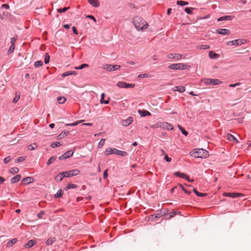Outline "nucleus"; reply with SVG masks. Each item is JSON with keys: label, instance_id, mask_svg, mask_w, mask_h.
Here are the masks:
<instances>
[{"label": "nucleus", "instance_id": "f257e3e1", "mask_svg": "<svg viewBox=\"0 0 251 251\" xmlns=\"http://www.w3.org/2000/svg\"><path fill=\"white\" fill-rule=\"evenodd\" d=\"M133 23L138 30L146 29L148 26V24L142 18L140 17H135L133 19Z\"/></svg>", "mask_w": 251, "mask_h": 251}, {"label": "nucleus", "instance_id": "f03ea898", "mask_svg": "<svg viewBox=\"0 0 251 251\" xmlns=\"http://www.w3.org/2000/svg\"><path fill=\"white\" fill-rule=\"evenodd\" d=\"M189 154L191 156L195 158H205L209 156L208 151L202 149H196L190 151Z\"/></svg>", "mask_w": 251, "mask_h": 251}, {"label": "nucleus", "instance_id": "7ed1b4c3", "mask_svg": "<svg viewBox=\"0 0 251 251\" xmlns=\"http://www.w3.org/2000/svg\"><path fill=\"white\" fill-rule=\"evenodd\" d=\"M190 67V66L183 63L173 64L168 66L169 69L174 70H184Z\"/></svg>", "mask_w": 251, "mask_h": 251}, {"label": "nucleus", "instance_id": "20e7f679", "mask_svg": "<svg viewBox=\"0 0 251 251\" xmlns=\"http://www.w3.org/2000/svg\"><path fill=\"white\" fill-rule=\"evenodd\" d=\"M116 85L118 87H119V88H133L135 86V84H134L127 83L124 81L118 82L117 83Z\"/></svg>", "mask_w": 251, "mask_h": 251}, {"label": "nucleus", "instance_id": "39448f33", "mask_svg": "<svg viewBox=\"0 0 251 251\" xmlns=\"http://www.w3.org/2000/svg\"><path fill=\"white\" fill-rule=\"evenodd\" d=\"M80 171L78 170H73L67 172H63L65 177H70L77 175L79 174Z\"/></svg>", "mask_w": 251, "mask_h": 251}, {"label": "nucleus", "instance_id": "423d86ee", "mask_svg": "<svg viewBox=\"0 0 251 251\" xmlns=\"http://www.w3.org/2000/svg\"><path fill=\"white\" fill-rule=\"evenodd\" d=\"M204 83L209 85H217L221 83V81L218 79L207 78L205 79Z\"/></svg>", "mask_w": 251, "mask_h": 251}, {"label": "nucleus", "instance_id": "0eeeda50", "mask_svg": "<svg viewBox=\"0 0 251 251\" xmlns=\"http://www.w3.org/2000/svg\"><path fill=\"white\" fill-rule=\"evenodd\" d=\"M16 40H17L16 37H14L11 38V41H10L11 46L8 50V52H7L8 54H10L13 52V51L15 49V43Z\"/></svg>", "mask_w": 251, "mask_h": 251}, {"label": "nucleus", "instance_id": "6e6552de", "mask_svg": "<svg viewBox=\"0 0 251 251\" xmlns=\"http://www.w3.org/2000/svg\"><path fill=\"white\" fill-rule=\"evenodd\" d=\"M167 57L169 59H173L176 60H178L182 58V55L179 53H171L167 55Z\"/></svg>", "mask_w": 251, "mask_h": 251}, {"label": "nucleus", "instance_id": "1a4fd4ad", "mask_svg": "<svg viewBox=\"0 0 251 251\" xmlns=\"http://www.w3.org/2000/svg\"><path fill=\"white\" fill-rule=\"evenodd\" d=\"M244 40L242 39H236L233 41H229L227 43V45L228 46H233V45H236L238 46L239 45H242L244 44Z\"/></svg>", "mask_w": 251, "mask_h": 251}, {"label": "nucleus", "instance_id": "9d476101", "mask_svg": "<svg viewBox=\"0 0 251 251\" xmlns=\"http://www.w3.org/2000/svg\"><path fill=\"white\" fill-rule=\"evenodd\" d=\"M74 152L72 151H68L59 157V159L63 160L66 159L73 155Z\"/></svg>", "mask_w": 251, "mask_h": 251}, {"label": "nucleus", "instance_id": "9b49d317", "mask_svg": "<svg viewBox=\"0 0 251 251\" xmlns=\"http://www.w3.org/2000/svg\"><path fill=\"white\" fill-rule=\"evenodd\" d=\"M216 32L222 35H228L230 33V31L229 30L227 29H216Z\"/></svg>", "mask_w": 251, "mask_h": 251}, {"label": "nucleus", "instance_id": "f8f14e48", "mask_svg": "<svg viewBox=\"0 0 251 251\" xmlns=\"http://www.w3.org/2000/svg\"><path fill=\"white\" fill-rule=\"evenodd\" d=\"M224 196L231 197V198H236L237 197H239L240 196H241L242 194L241 193H224Z\"/></svg>", "mask_w": 251, "mask_h": 251}, {"label": "nucleus", "instance_id": "ddd939ff", "mask_svg": "<svg viewBox=\"0 0 251 251\" xmlns=\"http://www.w3.org/2000/svg\"><path fill=\"white\" fill-rule=\"evenodd\" d=\"M133 121L132 117H129L126 120H123L122 122V124L124 126H129Z\"/></svg>", "mask_w": 251, "mask_h": 251}, {"label": "nucleus", "instance_id": "4468645a", "mask_svg": "<svg viewBox=\"0 0 251 251\" xmlns=\"http://www.w3.org/2000/svg\"><path fill=\"white\" fill-rule=\"evenodd\" d=\"M114 152L113 153L115 154H117L122 156H125L127 155V153L126 151H119L116 149L114 148Z\"/></svg>", "mask_w": 251, "mask_h": 251}, {"label": "nucleus", "instance_id": "2eb2a0df", "mask_svg": "<svg viewBox=\"0 0 251 251\" xmlns=\"http://www.w3.org/2000/svg\"><path fill=\"white\" fill-rule=\"evenodd\" d=\"M36 243L37 242L35 240H30L27 242V243L25 245V248L28 249L36 245Z\"/></svg>", "mask_w": 251, "mask_h": 251}, {"label": "nucleus", "instance_id": "dca6fc26", "mask_svg": "<svg viewBox=\"0 0 251 251\" xmlns=\"http://www.w3.org/2000/svg\"><path fill=\"white\" fill-rule=\"evenodd\" d=\"M161 126L168 130H172L173 129V126L168 123H162Z\"/></svg>", "mask_w": 251, "mask_h": 251}, {"label": "nucleus", "instance_id": "f3484780", "mask_svg": "<svg viewBox=\"0 0 251 251\" xmlns=\"http://www.w3.org/2000/svg\"><path fill=\"white\" fill-rule=\"evenodd\" d=\"M138 112L141 117L151 115L150 112L145 110H139Z\"/></svg>", "mask_w": 251, "mask_h": 251}, {"label": "nucleus", "instance_id": "a211bd4d", "mask_svg": "<svg viewBox=\"0 0 251 251\" xmlns=\"http://www.w3.org/2000/svg\"><path fill=\"white\" fill-rule=\"evenodd\" d=\"M33 181V178L31 177H26L24 178L22 180V182H23L25 184L27 185L29 184Z\"/></svg>", "mask_w": 251, "mask_h": 251}, {"label": "nucleus", "instance_id": "6ab92c4d", "mask_svg": "<svg viewBox=\"0 0 251 251\" xmlns=\"http://www.w3.org/2000/svg\"><path fill=\"white\" fill-rule=\"evenodd\" d=\"M69 133L68 130H65L62 131L57 137V140H60L63 139L65 136H66Z\"/></svg>", "mask_w": 251, "mask_h": 251}, {"label": "nucleus", "instance_id": "aec40b11", "mask_svg": "<svg viewBox=\"0 0 251 251\" xmlns=\"http://www.w3.org/2000/svg\"><path fill=\"white\" fill-rule=\"evenodd\" d=\"M173 90L175 91H178L179 92H183L185 91V88L182 86H175L173 88Z\"/></svg>", "mask_w": 251, "mask_h": 251}, {"label": "nucleus", "instance_id": "412c9836", "mask_svg": "<svg viewBox=\"0 0 251 251\" xmlns=\"http://www.w3.org/2000/svg\"><path fill=\"white\" fill-rule=\"evenodd\" d=\"M56 241V238L54 237H51L47 239L46 241V244L47 245H51Z\"/></svg>", "mask_w": 251, "mask_h": 251}, {"label": "nucleus", "instance_id": "4be33fe9", "mask_svg": "<svg viewBox=\"0 0 251 251\" xmlns=\"http://www.w3.org/2000/svg\"><path fill=\"white\" fill-rule=\"evenodd\" d=\"M208 56L209 58L211 59H215L220 56V55L219 54H217L213 52V51H210L209 52Z\"/></svg>", "mask_w": 251, "mask_h": 251}, {"label": "nucleus", "instance_id": "5701e85b", "mask_svg": "<svg viewBox=\"0 0 251 251\" xmlns=\"http://www.w3.org/2000/svg\"><path fill=\"white\" fill-rule=\"evenodd\" d=\"M226 138L228 139V140L230 141H233L235 143L238 142L237 139H236V138L234 136H233L232 135L230 134H227L226 135Z\"/></svg>", "mask_w": 251, "mask_h": 251}, {"label": "nucleus", "instance_id": "b1692460", "mask_svg": "<svg viewBox=\"0 0 251 251\" xmlns=\"http://www.w3.org/2000/svg\"><path fill=\"white\" fill-rule=\"evenodd\" d=\"M88 2L91 4L92 6L94 7H99L100 5V3L99 0H88Z\"/></svg>", "mask_w": 251, "mask_h": 251}, {"label": "nucleus", "instance_id": "393cba45", "mask_svg": "<svg viewBox=\"0 0 251 251\" xmlns=\"http://www.w3.org/2000/svg\"><path fill=\"white\" fill-rule=\"evenodd\" d=\"M21 178V175H17L16 176L13 177L11 179V183H15L18 182V181H19L20 180Z\"/></svg>", "mask_w": 251, "mask_h": 251}, {"label": "nucleus", "instance_id": "a878e982", "mask_svg": "<svg viewBox=\"0 0 251 251\" xmlns=\"http://www.w3.org/2000/svg\"><path fill=\"white\" fill-rule=\"evenodd\" d=\"M233 18V17L231 16H225L223 17H221L218 19V21H222L224 20H231Z\"/></svg>", "mask_w": 251, "mask_h": 251}, {"label": "nucleus", "instance_id": "bb28decb", "mask_svg": "<svg viewBox=\"0 0 251 251\" xmlns=\"http://www.w3.org/2000/svg\"><path fill=\"white\" fill-rule=\"evenodd\" d=\"M65 177L64 174L63 172L59 173L58 175H57L55 178L56 181H61L63 178Z\"/></svg>", "mask_w": 251, "mask_h": 251}, {"label": "nucleus", "instance_id": "cd10ccee", "mask_svg": "<svg viewBox=\"0 0 251 251\" xmlns=\"http://www.w3.org/2000/svg\"><path fill=\"white\" fill-rule=\"evenodd\" d=\"M17 242V239L16 238L13 239L7 243V247H12Z\"/></svg>", "mask_w": 251, "mask_h": 251}, {"label": "nucleus", "instance_id": "c85d7f7f", "mask_svg": "<svg viewBox=\"0 0 251 251\" xmlns=\"http://www.w3.org/2000/svg\"><path fill=\"white\" fill-rule=\"evenodd\" d=\"M105 96L104 93H102L101 95V99L100 100V102L101 103H105V104H108L109 102V100L110 98H108V100H104V97Z\"/></svg>", "mask_w": 251, "mask_h": 251}, {"label": "nucleus", "instance_id": "c756f323", "mask_svg": "<svg viewBox=\"0 0 251 251\" xmlns=\"http://www.w3.org/2000/svg\"><path fill=\"white\" fill-rule=\"evenodd\" d=\"M114 148H108L107 149L105 152H104V154L106 156L110 154H112V153H113V152H114Z\"/></svg>", "mask_w": 251, "mask_h": 251}, {"label": "nucleus", "instance_id": "7c9ffc66", "mask_svg": "<svg viewBox=\"0 0 251 251\" xmlns=\"http://www.w3.org/2000/svg\"><path fill=\"white\" fill-rule=\"evenodd\" d=\"M102 68L105 70L108 71H112V65H110V64L104 65L102 67Z\"/></svg>", "mask_w": 251, "mask_h": 251}, {"label": "nucleus", "instance_id": "2f4dec72", "mask_svg": "<svg viewBox=\"0 0 251 251\" xmlns=\"http://www.w3.org/2000/svg\"><path fill=\"white\" fill-rule=\"evenodd\" d=\"M66 101V99L64 97H60L57 98V101L60 104H63Z\"/></svg>", "mask_w": 251, "mask_h": 251}, {"label": "nucleus", "instance_id": "473e14b6", "mask_svg": "<svg viewBox=\"0 0 251 251\" xmlns=\"http://www.w3.org/2000/svg\"><path fill=\"white\" fill-rule=\"evenodd\" d=\"M193 191L196 194V195L199 197H203L206 196V194L199 192L198 191H197V190L195 188H193Z\"/></svg>", "mask_w": 251, "mask_h": 251}, {"label": "nucleus", "instance_id": "72a5a7b5", "mask_svg": "<svg viewBox=\"0 0 251 251\" xmlns=\"http://www.w3.org/2000/svg\"><path fill=\"white\" fill-rule=\"evenodd\" d=\"M62 144L61 143V142H56L52 143L50 145V147L52 148H54L55 147H59V146H62Z\"/></svg>", "mask_w": 251, "mask_h": 251}, {"label": "nucleus", "instance_id": "f704fd0d", "mask_svg": "<svg viewBox=\"0 0 251 251\" xmlns=\"http://www.w3.org/2000/svg\"><path fill=\"white\" fill-rule=\"evenodd\" d=\"M56 159V157L55 156L51 157L47 162V165H49L52 163Z\"/></svg>", "mask_w": 251, "mask_h": 251}, {"label": "nucleus", "instance_id": "c9c22d12", "mask_svg": "<svg viewBox=\"0 0 251 251\" xmlns=\"http://www.w3.org/2000/svg\"><path fill=\"white\" fill-rule=\"evenodd\" d=\"M77 187V185L75 184H71V183H69V184H68L67 186L66 187V189L67 190V189H74V188H75Z\"/></svg>", "mask_w": 251, "mask_h": 251}, {"label": "nucleus", "instance_id": "e433bc0d", "mask_svg": "<svg viewBox=\"0 0 251 251\" xmlns=\"http://www.w3.org/2000/svg\"><path fill=\"white\" fill-rule=\"evenodd\" d=\"M89 66L87 64H83L78 67H75V69L76 70H81L85 68L88 67Z\"/></svg>", "mask_w": 251, "mask_h": 251}, {"label": "nucleus", "instance_id": "4c0bfd02", "mask_svg": "<svg viewBox=\"0 0 251 251\" xmlns=\"http://www.w3.org/2000/svg\"><path fill=\"white\" fill-rule=\"evenodd\" d=\"M36 148H37V144L36 143H33L28 146V150L29 151H32L34 150Z\"/></svg>", "mask_w": 251, "mask_h": 251}, {"label": "nucleus", "instance_id": "58836bf2", "mask_svg": "<svg viewBox=\"0 0 251 251\" xmlns=\"http://www.w3.org/2000/svg\"><path fill=\"white\" fill-rule=\"evenodd\" d=\"M176 3L178 5L183 6V5H187L188 4V2L187 1H182V0H177L176 1Z\"/></svg>", "mask_w": 251, "mask_h": 251}, {"label": "nucleus", "instance_id": "ea45409f", "mask_svg": "<svg viewBox=\"0 0 251 251\" xmlns=\"http://www.w3.org/2000/svg\"><path fill=\"white\" fill-rule=\"evenodd\" d=\"M19 172V169L17 167L12 168L10 171V173L12 174H17Z\"/></svg>", "mask_w": 251, "mask_h": 251}, {"label": "nucleus", "instance_id": "a19ab883", "mask_svg": "<svg viewBox=\"0 0 251 251\" xmlns=\"http://www.w3.org/2000/svg\"><path fill=\"white\" fill-rule=\"evenodd\" d=\"M194 9V8H192V7H190V8H189V7H186L185 8V11L188 14H193V12H192V10Z\"/></svg>", "mask_w": 251, "mask_h": 251}, {"label": "nucleus", "instance_id": "79ce46f5", "mask_svg": "<svg viewBox=\"0 0 251 251\" xmlns=\"http://www.w3.org/2000/svg\"><path fill=\"white\" fill-rule=\"evenodd\" d=\"M178 127L179 129L181 131V132H182V133L183 134H184L185 136H187L188 135V132L186 131V130H185L184 128H183L180 125H178Z\"/></svg>", "mask_w": 251, "mask_h": 251}, {"label": "nucleus", "instance_id": "37998d69", "mask_svg": "<svg viewBox=\"0 0 251 251\" xmlns=\"http://www.w3.org/2000/svg\"><path fill=\"white\" fill-rule=\"evenodd\" d=\"M105 140V139H101V140L100 141V142L98 144V147L99 148H101L102 147V146L104 144Z\"/></svg>", "mask_w": 251, "mask_h": 251}, {"label": "nucleus", "instance_id": "c03bdc74", "mask_svg": "<svg viewBox=\"0 0 251 251\" xmlns=\"http://www.w3.org/2000/svg\"><path fill=\"white\" fill-rule=\"evenodd\" d=\"M83 121V120H80L78 121H76V122H75L74 123L71 124H66V126H75L77 125L78 124L82 123Z\"/></svg>", "mask_w": 251, "mask_h": 251}, {"label": "nucleus", "instance_id": "a18cd8bd", "mask_svg": "<svg viewBox=\"0 0 251 251\" xmlns=\"http://www.w3.org/2000/svg\"><path fill=\"white\" fill-rule=\"evenodd\" d=\"M210 46L208 45H202L200 46L199 49L201 50H205L209 49Z\"/></svg>", "mask_w": 251, "mask_h": 251}, {"label": "nucleus", "instance_id": "49530a36", "mask_svg": "<svg viewBox=\"0 0 251 251\" xmlns=\"http://www.w3.org/2000/svg\"><path fill=\"white\" fill-rule=\"evenodd\" d=\"M69 7H64L63 8H59L57 9V11L60 13L65 12H66L68 9H69Z\"/></svg>", "mask_w": 251, "mask_h": 251}, {"label": "nucleus", "instance_id": "de8ad7c7", "mask_svg": "<svg viewBox=\"0 0 251 251\" xmlns=\"http://www.w3.org/2000/svg\"><path fill=\"white\" fill-rule=\"evenodd\" d=\"M63 191L61 190H59L57 191L56 194L55 195V197H61L63 195Z\"/></svg>", "mask_w": 251, "mask_h": 251}, {"label": "nucleus", "instance_id": "09e8293b", "mask_svg": "<svg viewBox=\"0 0 251 251\" xmlns=\"http://www.w3.org/2000/svg\"><path fill=\"white\" fill-rule=\"evenodd\" d=\"M43 65V62L41 61H38L35 62L34 65L36 67H40Z\"/></svg>", "mask_w": 251, "mask_h": 251}, {"label": "nucleus", "instance_id": "8fccbe9b", "mask_svg": "<svg viewBox=\"0 0 251 251\" xmlns=\"http://www.w3.org/2000/svg\"><path fill=\"white\" fill-rule=\"evenodd\" d=\"M71 74H72V71H68V72H66L64 73H63L62 75H61V76L62 77H65V76H67L68 75H71Z\"/></svg>", "mask_w": 251, "mask_h": 251}, {"label": "nucleus", "instance_id": "3c124183", "mask_svg": "<svg viewBox=\"0 0 251 251\" xmlns=\"http://www.w3.org/2000/svg\"><path fill=\"white\" fill-rule=\"evenodd\" d=\"M50 56L48 54H46L44 62L46 64H48L49 62Z\"/></svg>", "mask_w": 251, "mask_h": 251}, {"label": "nucleus", "instance_id": "603ef678", "mask_svg": "<svg viewBox=\"0 0 251 251\" xmlns=\"http://www.w3.org/2000/svg\"><path fill=\"white\" fill-rule=\"evenodd\" d=\"M180 177L183 178H185L187 180H189V176H187L184 173H181Z\"/></svg>", "mask_w": 251, "mask_h": 251}, {"label": "nucleus", "instance_id": "864d4df0", "mask_svg": "<svg viewBox=\"0 0 251 251\" xmlns=\"http://www.w3.org/2000/svg\"><path fill=\"white\" fill-rule=\"evenodd\" d=\"M120 67L121 66L119 65H112V71L118 70Z\"/></svg>", "mask_w": 251, "mask_h": 251}, {"label": "nucleus", "instance_id": "5fc2aeb1", "mask_svg": "<svg viewBox=\"0 0 251 251\" xmlns=\"http://www.w3.org/2000/svg\"><path fill=\"white\" fill-rule=\"evenodd\" d=\"M138 77H139V78H146V77H148V75L147 74H142L139 75Z\"/></svg>", "mask_w": 251, "mask_h": 251}, {"label": "nucleus", "instance_id": "6e6d98bb", "mask_svg": "<svg viewBox=\"0 0 251 251\" xmlns=\"http://www.w3.org/2000/svg\"><path fill=\"white\" fill-rule=\"evenodd\" d=\"M45 212L44 211H41L38 214L37 217L40 219L42 218Z\"/></svg>", "mask_w": 251, "mask_h": 251}, {"label": "nucleus", "instance_id": "4d7b16f0", "mask_svg": "<svg viewBox=\"0 0 251 251\" xmlns=\"http://www.w3.org/2000/svg\"><path fill=\"white\" fill-rule=\"evenodd\" d=\"M10 160H11L10 157L8 156L4 159L3 162L4 163L6 164V163H8L10 161Z\"/></svg>", "mask_w": 251, "mask_h": 251}, {"label": "nucleus", "instance_id": "13d9d810", "mask_svg": "<svg viewBox=\"0 0 251 251\" xmlns=\"http://www.w3.org/2000/svg\"><path fill=\"white\" fill-rule=\"evenodd\" d=\"M19 99H20L19 96H16L13 100V102L14 103L17 102L18 101V100H19Z\"/></svg>", "mask_w": 251, "mask_h": 251}, {"label": "nucleus", "instance_id": "bf43d9fd", "mask_svg": "<svg viewBox=\"0 0 251 251\" xmlns=\"http://www.w3.org/2000/svg\"><path fill=\"white\" fill-rule=\"evenodd\" d=\"M25 159V157L21 156V157H18L17 158V162H22V161H24Z\"/></svg>", "mask_w": 251, "mask_h": 251}, {"label": "nucleus", "instance_id": "052dcab7", "mask_svg": "<svg viewBox=\"0 0 251 251\" xmlns=\"http://www.w3.org/2000/svg\"><path fill=\"white\" fill-rule=\"evenodd\" d=\"M179 186L182 188V190L185 192V193H186L188 194H190V192L186 190L185 189H184L181 184H179Z\"/></svg>", "mask_w": 251, "mask_h": 251}, {"label": "nucleus", "instance_id": "680f3d73", "mask_svg": "<svg viewBox=\"0 0 251 251\" xmlns=\"http://www.w3.org/2000/svg\"><path fill=\"white\" fill-rule=\"evenodd\" d=\"M107 176H108L107 170H106L104 171V172L103 173V178L106 179V178H107Z\"/></svg>", "mask_w": 251, "mask_h": 251}, {"label": "nucleus", "instance_id": "e2e57ef3", "mask_svg": "<svg viewBox=\"0 0 251 251\" xmlns=\"http://www.w3.org/2000/svg\"><path fill=\"white\" fill-rule=\"evenodd\" d=\"M165 159L166 160L167 162H171V158L167 155V154H165Z\"/></svg>", "mask_w": 251, "mask_h": 251}, {"label": "nucleus", "instance_id": "0e129e2a", "mask_svg": "<svg viewBox=\"0 0 251 251\" xmlns=\"http://www.w3.org/2000/svg\"><path fill=\"white\" fill-rule=\"evenodd\" d=\"M240 84V83H235V84H231L229 85V86L230 87H235L237 86H239V85Z\"/></svg>", "mask_w": 251, "mask_h": 251}, {"label": "nucleus", "instance_id": "69168bd1", "mask_svg": "<svg viewBox=\"0 0 251 251\" xmlns=\"http://www.w3.org/2000/svg\"><path fill=\"white\" fill-rule=\"evenodd\" d=\"M72 29H73V31L74 32V33L75 34H78V33H77V30H76V28L75 26H73L72 27Z\"/></svg>", "mask_w": 251, "mask_h": 251}, {"label": "nucleus", "instance_id": "338daca9", "mask_svg": "<svg viewBox=\"0 0 251 251\" xmlns=\"http://www.w3.org/2000/svg\"><path fill=\"white\" fill-rule=\"evenodd\" d=\"M1 7L5 8L8 9L9 8V6L7 4H3L2 5Z\"/></svg>", "mask_w": 251, "mask_h": 251}, {"label": "nucleus", "instance_id": "774afa93", "mask_svg": "<svg viewBox=\"0 0 251 251\" xmlns=\"http://www.w3.org/2000/svg\"><path fill=\"white\" fill-rule=\"evenodd\" d=\"M87 17L93 20L95 22H96V19L95 18V17L93 16L89 15L87 16Z\"/></svg>", "mask_w": 251, "mask_h": 251}]
</instances>
